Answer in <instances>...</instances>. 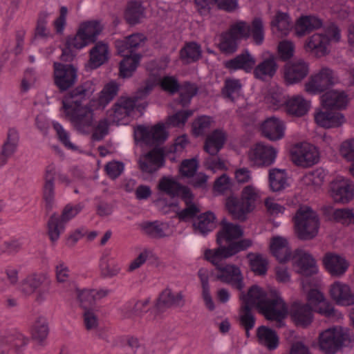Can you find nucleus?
Listing matches in <instances>:
<instances>
[{
    "label": "nucleus",
    "mask_w": 354,
    "mask_h": 354,
    "mask_svg": "<svg viewBox=\"0 0 354 354\" xmlns=\"http://www.w3.org/2000/svg\"><path fill=\"white\" fill-rule=\"evenodd\" d=\"M243 305L252 308L256 306L267 320L281 322L288 313V307L283 299L276 292L272 298L257 285L252 286L248 290V297Z\"/></svg>",
    "instance_id": "f257e3e1"
},
{
    "label": "nucleus",
    "mask_w": 354,
    "mask_h": 354,
    "mask_svg": "<svg viewBox=\"0 0 354 354\" xmlns=\"http://www.w3.org/2000/svg\"><path fill=\"white\" fill-rule=\"evenodd\" d=\"M102 26L97 21H87L80 24L75 35L66 38L64 47L62 50L60 60L64 64H71L76 57L73 49L81 50L97 40L102 31Z\"/></svg>",
    "instance_id": "f03ea898"
},
{
    "label": "nucleus",
    "mask_w": 354,
    "mask_h": 354,
    "mask_svg": "<svg viewBox=\"0 0 354 354\" xmlns=\"http://www.w3.org/2000/svg\"><path fill=\"white\" fill-rule=\"evenodd\" d=\"M146 40L147 37L142 33H133L123 39H117L115 41L118 54L123 57L119 64L120 77L129 78L133 76L142 57V55L136 51Z\"/></svg>",
    "instance_id": "7ed1b4c3"
},
{
    "label": "nucleus",
    "mask_w": 354,
    "mask_h": 354,
    "mask_svg": "<svg viewBox=\"0 0 354 354\" xmlns=\"http://www.w3.org/2000/svg\"><path fill=\"white\" fill-rule=\"evenodd\" d=\"M158 188L170 197H178L185 203L186 207L176 212V217L179 221H187L200 212L199 207L194 203V194L187 186L173 178L163 176L159 180Z\"/></svg>",
    "instance_id": "20e7f679"
},
{
    "label": "nucleus",
    "mask_w": 354,
    "mask_h": 354,
    "mask_svg": "<svg viewBox=\"0 0 354 354\" xmlns=\"http://www.w3.org/2000/svg\"><path fill=\"white\" fill-rule=\"evenodd\" d=\"M259 198L256 188L247 185L242 189L240 198L231 195L225 199V208L233 219L245 221L248 214L255 209Z\"/></svg>",
    "instance_id": "39448f33"
},
{
    "label": "nucleus",
    "mask_w": 354,
    "mask_h": 354,
    "mask_svg": "<svg viewBox=\"0 0 354 354\" xmlns=\"http://www.w3.org/2000/svg\"><path fill=\"white\" fill-rule=\"evenodd\" d=\"M297 237L301 241H310L317 236L320 221L317 213L308 205H301L292 218Z\"/></svg>",
    "instance_id": "423d86ee"
},
{
    "label": "nucleus",
    "mask_w": 354,
    "mask_h": 354,
    "mask_svg": "<svg viewBox=\"0 0 354 354\" xmlns=\"http://www.w3.org/2000/svg\"><path fill=\"white\" fill-rule=\"evenodd\" d=\"M354 335L347 328L334 326L322 331L318 337L319 349L325 354H335L342 347L351 346Z\"/></svg>",
    "instance_id": "0eeeda50"
},
{
    "label": "nucleus",
    "mask_w": 354,
    "mask_h": 354,
    "mask_svg": "<svg viewBox=\"0 0 354 354\" xmlns=\"http://www.w3.org/2000/svg\"><path fill=\"white\" fill-rule=\"evenodd\" d=\"M51 285L52 281L47 274L35 272L27 275L21 281L20 290L28 296L36 292L35 301L41 304L49 295Z\"/></svg>",
    "instance_id": "6e6552de"
},
{
    "label": "nucleus",
    "mask_w": 354,
    "mask_h": 354,
    "mask_svg": "<svg viewBox=\"0 0 354 354\" xmlns=\"http://www.w3.org/2000/svg\"><path fill=\"white\" fill-rule=\"evenodd\" d=\"M239 41L252 37L257 46L261 45L265 39V28L261 17H254L251 24L245 21H238L232 24L227 30Z\"/></svg>",
    "instance_id": "1a4fd4ad"
},
{
    "label": "nucleus",
    "mask_w": 354,
    "mask_h": 354,
    "mask_svg": "<svg viewBox=\"0 0 354 354\" xmlns=\"http://www.w3.org/2000/svg\"><path fill=\"white\" fill-rule=\"evenodd\" d=\"M154 86V83L147 80L144 86L138 89L133 97H120L109 111L111 112L110 116L113 117L114 121H120L130 116L136 107V103L139 100L147 97Z\"/></svg>",
    "instance_id": "9d476101"
},
{
    "label": "nucleus",
    "mask_w": 354,
    "mask_h": 354,
    "mask_svg": "<svg viewBox=\"0 0 354 354\" xmlns=\"http://www.w3.org/2000/svg\"><path fill=\"white\" fill-rule=\"evenodd\" d=\"M252 245V241L250 239H242L240 242L232 243L230 245L221 244L217 248L205 250L204 259L214 265L216 270L223 264V260L247 250Z\"/></svg>",
    "instance_id": "9b49d317"
},
{
    "label": "nucleus",
    "mask_w": 354,
    "mask_h": 354,
    "mask_svg": "<svg viewBox=\"0 0 354 354\" xmlns=\"http://www.w3.org/2000/svg\"><path fill=\"white\" fill-rule=\"evenodd\" d=\"M53 84L60 93L74 87L78 80V69L73 64L54 62L53 64Z\"/></svg>",
    "instance_id": "f8f14e48"
},
{
    "label": "nucleus",
    "mask_w": 354,
    "mask_h": 354,
    "mask_svg": "<svg viewBox=\"0 0 354 354\" xmlns=\"http://www.w3.org/2000/svg\"><path fill=\"white\" fill-rule=\"evenodd\" d=\"M95 91V86L91 80H86L68 90L62 100L64 112L84 108L82 102L89 99Z\"/></svg>",
    "instance_id": "ddd939ff"
},
{
    "label": "nucleus",
    "mask_w": 354,
    "mask_h": 354,
    "mask_svg": "<svg viewBox=\"0 0 354 354\" xmlns=\"http://www.w3.org/2000/svg\"><path fill=\"white\" fill-rule=\"evenodd\" d=\"M290 159L297 166L310 167L319 161V152L316 147L308 142L295 145L290 151Z\"/></svg>",
    "instance_id": "4468645a"
},
{
    "label": "nucleus",
    "mask_w": 354,
    "mask_h": 354,
    "mask_svg": "<svg viewBox=\"0 0 354 354\" xmlns=\"http://www.w3.org/2000/svg\"><path fill=\"white\" fill-rule=\"evenodd\" d=\"M66 119L77 132L88 135L93 128L94 112L88 106L64 112Z\"/></svg>",
    "instance_id": "2eb2a0df"
},
{
    "label": "nucleus",
    "mask_w": 354,
    "mask_h": 354,
    "mask_svg": "<svg viewBox=\"0 0 354 354\" xmlns=\"http://www.w3.org/2000/svg\"><path fill=\"white\" fill-rule=\"evenodd\" d=\"M277 155V151L273 147L257 142L250 150L248 159L253 166L266 167L274 162Z\"/></svg>",
    "instance_id": "dca6fc26"
},
{
    "label": "nucleus",
    "mask_w": 354,
    "mask_h": 354,
    "mask_svg": "<svg viewBox=\"0 0 354 354\" xmlns=\"http://www.w3.org/2000/svg\"><path fill=\"white\" fill-rule=\"evenodd\" d=\"M135 136H139L140 140L147 145H159L165 142L168 138V132L163 123H158L150 129L139 125L135 130Z\"/></svg>",
    "instance_id": "f3484780"
},
{
    "label": "nucleus",
    "mask_w": 354,
    "mask_h": 354,
    "mask_svg": "<svg viewBox=\"0 0 354 354\" xmlns=\"http://www.w3.org/2000/svg\"><path fill=\"white\" fill-rule=\"evenodd\" d=\"M56 175V167L54 163L46 166L44 175L42 199L44 202L45 210L47 214L53 210L55 205V180Z\"/></svg>",
    "instance_id": "a211bd4d"
},
{
    "label": "nucleus",
    "mask_w": 354,
    "mask_h": 354,
    "mask_svg": "<svg viewBox=\"0 0 354 354\" xmlns=\"http://www.w3.org/2000/svg\"><path fill=\"white\" fill-rule=\"evenodd\" d=\"M335 84L334 72L329 68H322L319 72L310 77L305 84L306 91L311 94L321 93Z\"/></svg>",
    "instance_id": "6ab92c4d"
},
{
    "label": "nucleus",
    "mask_w": 354,
    "mask_h": 354,
    "mask_svg": "<svg viewBox=\"0 0 354 354\" xmlns=\"http://www.w3.org/2000/svg\"><path fill=\"white\" fill-rule=\"evenodd\" d=\"M221 228L216 235V242L218 245H230L232 243H239L244 234L240 225L228 222L223 218L220 222Z\"/></svg>",
    "instance_id": "aec40b11"
},
{
    "label": "nucleus",
    "mask_w": 354,
    "mask_h": 354,
    "mask_svg": "<svg viewBox=\"0 0 354 354\" xmlns=\"http://www.w3.org/2000/svg\"><path fill=\"white\" fill-rule=\"evenodd\" d=\"M216 270V280L229 284L239 290L243 288V277L240 268L236 265L224 263Z\"/></svg>",
    "instance_id": "412c9836"
},
{
    "label": "nucleus",
    "mask_w": 354,
    "mask_h": 354,
    "mask_svg": "<svg viewBox=\"0 0 354 354\" xmlns=\"http://www.w3.org/2000/svg\"><path fill=\"white\" fill-rule=\"evenodd\" d=\"M140 169L145 173L153 174L165 165V154L162 148L154 147L138 160Z\"/></svg>",
    "instance_id": "4be33fe9"
},
{
    "label": "nucleus",
    "mask_w": 354,
    "mask_h": 354,
    "mask_svg": "<svg viewBox=\"0 0 354 354\" xmlns=\"http://www.w3.org/2000/svg\"><path fill=\"white\" fill-rule=\"evenodd\" d=\"M309 64L304 60L288 62L283 66V80L286 85L300 83L308 75Z\"/></svg>",
    "instance_id": "5701e85b"
},
{
    "label": "nucleus",
    "mask_w": 354,
    "mask_h": 354,
    "mask_svg": "<svg viewBox=\"0 0 354 354\" xmlns=\"http://www.w3.org/2000/svg\"><path fill=\"white\" fill-rule=\"evenodd\" d=\"M330 191L335 202L346 204L354 197V184L346 178H337L331 183Z\"/></svg>",
    "instance_id": "b1692460"
},
{
    "label": "nucleus",
    "mask_w": 354,
    "mask_h": 354,
    "mask_svg": "<svg viewBox=\"0 0 354 354\" xmlns=\"http://www.w3.org/2000/svg\"><path fill=\"white\" fill-rule=\"evenodd\" d=\"M259 129L261 135L270 141L279 140L285 136V124L275 116L266 119L261 124Z\"/></svg>",
    "instance_id": "393cba45"
},
{
    "label": "nucleus",
    "mask_w": 354,
    "mask_h": 354,
    "mask_svg": "<svg viewBox=\"0 0 354 354\" xmlns=\"http://www.w3.org/2000/svg\"><path fill=\"white\" fill-rule=\"evenodd\" d=\"M255 65L256 59L248 49H244L234 58L224 62V67L230 71L241 70L245 73L253 71Z\"/></svg>",
    "instance_id": "a878e982"
},
{
    "label": "nucleus",
    "mask_w": 354,
    "mask_h": 354,
    "mask_svg": "<svg viewBox=\"0 0 354 354\" xmlns=\"http://www.w3.org/2000/svg\"><path fill=\"white\" fill-rule=\"evenodd\" d=\"M290 315L297 326L306 328L313 321V308L308 304L293 302L290 308Z\"/></svg>",
    "instance_id": "bb28decb"
},
{
    "label": "nucleus",
    "mask_w": 354,
    "mask_h": 354,
    "mask_svg": "<svg viewBox=\"0 0 354 354\" xmlns=\"http://www.w3.org/2000/svg\"><path fill=\"white\" fill-rule=\"evenodd\" d=\"M292 258H297L296 265L299 268L298 272L301 275L310 277L317 273L318 268L316 261L310 253L301 249H297Z\"/></svg>",
    "instance_id": "cd10ccee"
},
{
    "label": "nucleus",
    "mask_w": 354,
    "mask_h": 354,
    "mask_svg": "<svg viewBox=\"0 0 354 354\" xmlns=\"http://www.w3.org/2000/svg\"><path fill=\"white\" fill-rule=\"evenodd\" d=\"M322 106L328 110H342L346 107L348 97L345 91L330 90L324 93L321 97Z\"/></svg>",
    "instance_id": "c85d7f7f"
},
{
    "label": "nucleus",
    "mask_w": 354,
    "mask_h": 354,
    "mask_svg": "<svg viewBox=\"0 0 354 354\" xmlns=\"http://www.w3.org/2000/svg\"><path fill=\"white\" fill-rule=\"evenodd\" d=\"M19 142V131L15 128H9L6 139L0 151V167L6 165L8 160L16 153Z\"/></svg>",
    "instance_id": "c756f323"
},
{
    "label": "nucleus",
    "mask_w": 354,
    "mask_h": 354,
    "mask_svg": "<svg viewBox=\"0 0 354 354\" xmlns=\"http://www.w3.org/2000/svg\"><path fill=\"white\" fill-rule=\"evenodd\" d=\"M326 270L333 277H341L348 268V263L343 257L331 253H326L323 259Z\"/></svg>",
    "instance_id": "7c9ffc66"
},
{
    "label": "nucleus",
    "mask_w": 354,
    "mask_h": 354,
    "mask_svg": "<svg viewBox=\"0 0 354 354\" xmlns=\"http://www.w3.org/2000/svg\"><path fill=\"white\" fill-rule=\"evenodd\" d=\"M331 298L339 306L354 305V294L349 286L339 281L333 283L330 289Z\"/></svg>",
    "instance_id": "2f4dec72"
},
{
    "label": "nucleus",
    "mask_w": 354,
    "mask_h": 354,
    "mask_svg": "<svg viewBox=\"0 0 354 354\" xmlns=\"http://www.w3.org/2000/svg\"><path fill=\"white\" fill-rule=\"evenodd\" d=\"M184 303L181 292L175 295L171 290L167 288L160 293L155 304V308L158 313H162L172 306H183Z\"/></svg>",
    "instance_id": "473e14b6"
},
{
    "label": "nucleus",
    "mask_w": 354,
    "mask_h": 354,
    "mask_svg": "<svg viewBox=\"0 0 354 354\" xmlns=\"http://www.w3.org/2000/svg\"><path fill=\"white\" fill-rule=\"evenodd\" d=\"M328 110L320 111L315 115V122L321 127L325 129L338 128L345 122L346 119L342 113Z\"/></svg>",
    "instance_id": "72a5a7b5"
},
{
    "label": "nucleus",
    "mask_w": 354,
    "mask_h": 354,
    "mask_svg": "<svg viewBox=\"0 0 354 354\" xmlns=\"http://www.w3.org/2000/svg\"><path fill=\"white\" fill-rule=\"evenodd\" d=\"M227 135L223 129H216L208 135L205 140L204 151L210 156H216L223 148Z\"/></svg>",
    "instance_id": "f704fd0d"
},
{
    "label": "nucleus",
    "mask_w": 354,
    "mask_h": 354,
    "mask_svg": "<svg viewBox=\"0 0 354 354\" xmlns=\"http://www.w3.org/2000/svg\"><path fill=\"white\" fill-rule=\"evenodd\" d=\"M270 249L279 263H286L292 257L288 240L282 236H277L272 238Z\"/></svg>",
    "instance_id": "c9c22d12"
},
{
    "label": "nucleus",
    "mask_w": 354,
    "mask_h": 354,
    "mask_svg": "<svg viewBox=\"0 0 354 354\" xmlns=\"http://www.w3.org/2000/svg\"><path fill=\"white\" fill-rule=\"evenodd\" d=\"M323 25L322 19L314 15H301L295 25V30L298 37H303L312 31L320 28Z\"/></svg>",
    "instance_id": "e433bc0d"
},
{
    "label": "nucleus",
    "mask_w": 354,
    "mask_h": 354,
    "mask_svg": "<svg viewBox=\"0 0 354 354\" xmlns=\"http://www.w3.org/2000/svg\"><path fill=\"white\" fill-rule=\"evenodd\" d=\"M95 46L89 50V66L96 69L109 59V46L103 41H95Z\"/></svg>",
    "instance_id": "4c0bfd02"
},
{
    "label": "nucleus",
    "mask_w": 354,
    "mask_h": 354,
    "mask_svg": "<svg viewBox=\"0 0 354 354\" xmlns=\"http://www.w3.org/2000/svg\"><path fill=\"white\" fill-rule=\"evenodd\" d=\"M216 219V217L214 212L207 211L199 214L192 225L196 232L206 236L215 228Z\"/></svg>",
    "instance_id": "58836bf2"
},
{
    "label": "nucleus",
    "mask_w": 354,
    "mask_h": 354,
    "mask_svg": "<svg viewBox=\"0 0 354 354\" xmlns=\"http://www.w3.org/2000/svg\"><path fill=\"white\" fill-rule=\"evenodd\" d=\"M286 111L289 115L296 117L305 115L309 109L310 103L301 95H295L284 102Z\"/></svg>",
    "instance_id": "ea45409f"
},
{
    "label": "nucleus",
    "mask_w": 354,
    "mask_h": 354,
    "mask_svg": "<svg viewBox=\"0 0 354 354\" xmlns=\"http://www.w3.org/2000/svg\"><path fill=\"white\" fill-rule=\"evenodd\" d=\"M276 58L271 55L264 59L257 66H254L253 74L255 78L262 80L264 77H273L278 69Z\"/></svg>",
    "instance_id": "a19ab883"
},
{
    "label": "nucleus",
    "mask_w": 354,
    "mask_h": 354,
    "mask_svg": "<svg viewBox=\"0 0 354 354\" xmlns=\"http://www.w3.org/2000/svg\"><path fill=\"white\" fill-rule=\"evenodd\" d=\"M257 337L259 344L268 350L276 349L279 346V337L277 332L266 326H261L257 329Z\"/></svg>",
    "instance_id": "79ce46f5"
},
{
    "label": "nucleus",
    "mask_w": 354,
    "mask_h": 354,
    "mask_svg": "<svg viewBox=\"0 0 354 354\" xmlns=\"http://www.w3.org/2000/svg\"><path fill=\"white\" fill-rule=\"evenodd\" d=\"M144 14L145 8L142 3L136 0H131L127 4L124 18L128 24L135 26L140 22Z\"/></svg>",
    "instance_id": "37998d69"
},
{
    "label": "nucleus",
    "mask_w": 354,
    "mask_h": 354,
    "mask_svg": "<svg viewBox=\"0 0 354 354\" xmlns=\"http://www.w3.org/2000/svg\"><path fill=\"white\" fill-rule=\"evenodd\" d=\"M329 44V38L324 34L315 33L306 40L304 48L306 51L315 50L317 53L325 54L327 46Z\"/></svg>",
    "instance_id": "c03bdc74"
},
{
    "label": "nucleus",
    "mask_w": 354,
    "mask_h": 354,
    "mask_svg": "<svg viewBox=\"0 0 354 354\" xmlns=\"http://www.w3.org/2000/svg\"><path fill=\"white\" fill-rule=\"evenodd\" d=\"M179 56L181 60L186 61L187 64L196 62L201 57V46L194 41L186 43L180 50Z\"/></svg>",
    "instance_id": "a18cd8bd"
},
{
    "label": "nucleus",
    "mask_w": 354,
    "mask_h": 354,
    "mask_svg": "<svg viewBox=\"0 0 354 354\" xmlns=\"http://www.w3.org/2000/svg\"><path fill=\"white\" fill-rule=\"evenodd\" d=\"M218 48L225 55H232L239 48V41L227 30L221 34Z\"/></svg>",
    "instance_id": "49530a36"
},
{
    "label": "nucleus",
    "mask_w": 354,
    "mask_h": 354,
    "mask_svg": "<svg viewBox=\"0 0 354 354\" xmlns=\"http://www.w3.org/2000/svg\"><path fill=\"white\" fill-rule=\"evenodd\" d=\"M47 228L50 240L55 243L59 239L60 234L64 232L65 223H62L56 213H53L48 219Z\"/></svg>",
    "instance_id": "de8ad7c7"
},
{
    "label": "nucleus",
    "mask_w": 354,
    "mask_h": 354,
    "mask_svg": "<svg viewBox=\"0 0 354 354\" xmlns=\"http://www.w3.org/2000/svg\"><path fill=\"white\" fill-rule=\"evenodd\" d=\"M242 88L240 80L227 78L224 82V86L222 88L221 93L225 98L229 99L232 102H234L236 97L239 95Z\"/></svg>",
    "instance_id": "09e8293b"
},
{
    "label": "nucleus",
    "mask_w": 354,
    "mask_h": 354,
    "mask_svg": "<svg viewBox=\"0 0 354 354\" xmlns=\"http://www.w3.org/2000/svg\"><path fill=\"white\" fill-rule=\"evenodd\" d=\"M119 86L115 82L106 84L100 93L98 105L104 108L118 95Z\"/></svg>",
    "instance_id": "8fccbe9b"
},
{
    "label": "nucleus",
    "mask_w": 354,
    "mask_h": 354,
    "mask_svg": "<svg viewBox=\"0 0 354 354\" xmlns=\"http://www.w3.org/2000/svg\"><path fill=\"white\" fill-rule=\"evenodd\" d=\"M286 176L284 170L272 169L269 171L270 187L273 192L281 191L286 187Z\"/></svg>",
    "instance_id": "3c124183"
},
{
    "label": "nucleus",
    "mask_w": 354,
    "mask_h": 354,
    "mask_svg": "<svg viewBox=\"0 0 354 354\" xmlns=\"http://www.w3.org/2000/svg\"><path fill=\"white\" fill-rule=\"evenodd\" d=\"M48 332L49 329L46 319L43 317H38L31 329L32 338L39 342H42L47 337Z\"/></svg>",
    "instance_id": "603ef678"
},
{
    "label": "nucleus",
    "mask_w": 354,
    "mask_h": 354,
    "mask_svg": "<svg viewBox=\"0 0 354 354\" xmlns=\"http://www.w3.org/2000/svg\"><path fill=\"white\" fill-rule=\"evenodd\" d=\"M247 258L250 260V267L252 271L259 275L266 273L268 262L261 254L250 252L248 254Z\"/></svg>",
    "instance_id": "864d4df0"
},
{
    "label": "nucleus",
    "mask_w": 354,
    "mask_h": 354,
    "mask_svg": "<svg viewBox=\"0 0 354 354\" xmlns=\"http://www.w3.org/2000/svg\"><path fill=\"white\" fill-rule=\"evenodd\" d=\"M194 114L193 110H180L167 117L166 124L168 126L178 127L185 125L188 118Z\"/></svg>",
    "instance_id": "5fc2aeb1"
},
{
    "label": "nucleus",
    "mask_w": 354,
    "mask_h": 354,
    "mask_svg": "<svg viewBox=\"0 0 354 354\" xmlns=\"http://www.w3.org/2000/svg\"><path fill=\"white\" fill-rule=\"evenodd\" d=\"M212 122V118L207 115H201L196 118L192 124V134L195 137L203 135L208 129Z\"/></svg>",
    "instance_id": "6e6d98bb"
},
{
    "label": "nucleus",
    "mask_w": 354,
    "mask_h": 354,
    "mask_svg": "<svg viewBox=\"0 0 354 354\" xmlns=\"http://www.w3.org/2000/svg\"><path fill=\"white\" fill-rule=\"evenodd\" d=\"M161 89L171 95L179 91L180 85L177 78L174 76L165 75L160 78L158 82Z\"/></svg>",
    "instance_id": "4d7b16f0"
},
{
    "label": "nucleus",
    "mask_w": 354,
    "mask_h": 354,
    "mask_svg": "<svg viewBox=\"0 0 354 354\" xmlns=\"http://www.w3.org/2000/svg\"><path fill=\"white\" fill-rule=\"evenodd\" d=\"M333 219L344 225H354V212L352 209H336L333 213Z\"/></svg>",
    "instance_id": "13d9d810"
},
{
    "label": "nucleus",
    "mask_w": 354,
    "mask_h": 354,
    "mask_svg": "<svg viewBox=\"0 0 354 354\" xmlns=\"http://www.w3.org/2000/svg\"><path fill=\"white\" fill-rule=\"evenodd\" d=\"M48 14L45 12H41L39 14L37 20V24L35 29L34 39L36 38H47L50 32L47 29V17Z\"/></svg>",
    "instance_id": "bf43d9fd"
},
{
    "label": "nucleus",
    "mask_w": 354,
    "mask_h": 354,
    "mask_svg": "<svg viewBox=\"0 0 354 354\" xmlns=\"http://www.w3.org/2000/svg\"><path fill=\"white\" fill-rule=\"evenodd\" d=\"M142 230L148 236L160 239L165 236V234L158 221L145 222L141 225Z\"/></svg>",
    "instance_id": "052dcab7"
},
{
    "label": "nucleus",
    "mask_w": 354,
    "mask_h": 354,
    "mask_svg": "<svg viewBox=\"0 0 354 354\" xmlns=\"http://www.w3.org/2000/svg\"><path fill=\"white\" fill-rule=\"evenodd\" d=\"M84 207V205L81 203L75 205H73L71 203L66 205L60 216H59V219L62 220V223L66 224L77 216L83 209Z\"/></svg>",
    "instance_id": "680f3d73"
},
{
    "label": "nucleus",
    "mask_w": 354,
    "mask_h": 354,
    "mask_svg": "<svg viewBox=\"0 0 354 354\" xmlns=\"http://www.w3.org/2000/svg\"><path fill=\"white\" fill-rule=\"evenodd\" d=\"M109 123L106 118L101 119L97 124L93 128L91 139L93 141H101L109 133Z\"/></svg>",
    "instance_id": "e2e57ef3"
},
{
    "label": "nucleus",
    "mask_w": 354,
    "mask_h": 354,
    "mask_svg": "<svg viewBox=\"0 0 354 354\" xmlns=\"http://www.w3.org/2000/svg\"><path fill=\"white\" fill-rule=\"evenodd\" d=\"M78 298L80 302V306L84 310L91 309L95 304V290H84L79 295Z\"/></svg>",
    "instance_id": "0e129e2a"
},
{
    "label": "nucleus",
    "mask_w": 354,
    "mask_h": 354,
    "mask_svg": "<svg viewBox=\"0 0 354 354\" xmlns=\"http://www.w3.org/2000/svg\"><path fill=\"white\" fill-rule=\"evenodd\" d=\"M100 271L103 277L111 278L116 276L120 271V267L113 262L102 259L100 261Z\"/></svg>",
    "instance_id": "69168bd1"
},
{
    "label": "nucleus",
    "mask_w": 354,
    "mask_h": 354,
    "mask_svg": "<svg viewBox=\"0 0 354 354\" xmlns=\"http://www.w3.org/2000/svg\"><path fill=\"white\" fill-rule=\"evenodd\" d=\"M252 308L248 305H243L241 306V310L243 314L240 317V323L243 326L245 330H252L255 324V317L251 312Z\"/></svg>",
    "instance_id": "338daca9"
},
{
    "label": "nucleus",
    "mask_w": 354,
    "mask_h": 354,
    "mask_svg": "<svg viewBox=\"0 0 354 354\" xmlns=\"http://www.w3.org/2000/svg\"><path fill=\"white\" fill-rule=\"evenodd\" d=\"M339 153L345 160L354 163V138L344 141L340 145Z\"/></svg>",
    "instance_id": "774afa93"
}]
</instances>
